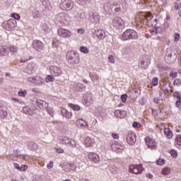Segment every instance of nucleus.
<instances>
[{
  "label": "nucleus",
  "instance_id": "f257e3e1",
  "mask_svg": "<svg viewBox=\"0 0 181 181\" xmlns=\"http://www.w3.org/2000/svg\"><path fill=\"white\" fill-rule=\"evenodd\" d=\"M110 28L114 30H122L125 28V23L124 20L119 17H115L112 20Z\"/></svg>",
  "mask_w": 181,
  "mask_h": 181
},
{
  "label": "nucleus",
  "instance_id": "f03ea898",
  "mask_svg": "<svg viewBox=\"0 0 181 181\" xmlns=\"http://www.w3.org/2000/svg\"><path fill=\"white\" fill-rule=\"evenodd\" d=\"M66 60L69 64H78L80 63V55L76 51H69L66 53Z\"/></svg>",
  "mask_w": 181,
  "mask_h": 181
},
{
  "label": "nucleus",
  "instance_id": "7ed1b4c3",
  "mask_svg": "<svg viewBox=\"0 0 181 181\" xmlns=\"http://www.w3.org/2000/svg\"><path fill=\"white\" fill-rule=\"evenodd\" d=\"M119 1L118 0H107L103 5V9L107 15H111L112 13V6H118Z\"/></svg>",
  "mask_w": 181,
  "mask_h": 181
},
{
  "label": "nucleus",
  "instance_id": "20e7f679",
  "mask_svg": "<svg viewBox=\"0 0 181 181\" xmlns=\"http://www.w3.org/2000/svg\"><path fill=\"white\" fill-rule=\"evenodd\" d=\"M138 39V33L134 30H127L122 35V40H133Z\"/></svg>",
  "mask_w": 181,
  "mask_h": 181
},
{
  "label": "nucleus",
  "instance_id": "39448f33",
  "mask_svg": "<svg viewBox=\"0 0 181 181\" xmlns=\"http://www.w3.org/2000/svg\"><path fill=\"white\" fill-rule=\"evenodd\" d=\"M59 144H62V145H66V146H71V148H76V141L66 136H59Z\"/></svg>",
  "mask_w": 181,
  "mask_h": 181
},
{
  "label": "nucleus",
  "instance_id": "423d86ee",
  "mask_svg": "<svg viewBox=\"0 0 181 181\" xmlns=\"http://www.w3.org/2000/svg\"><path fill=\"white\" fill-rule=\"evenodd\" d=\"M74 6V2L73 0H64L59 4L60 9L62 11H71Z\"/></svg>",
  "mask_w": 181,
  "mask_h": 181
},
{
  "label": "nucleus",
  "instance_id": "0eeeda50",
  "mask_svg": "<svg viewBox=\"0 0 181 181\" xmlns=\"http://www.w3.org/2000/svg\"><path fill=\"white\" fill-rule=\"evenodd\" d=\"M2 28L6 30H13L16 28V21L10 19L2 23Z\"/></svg>",
  "mask_w": 181,
  "mask_h": 181
},
{
  "label": "nucleus",
  "instance_id": "6e6552de",
  "mask_svg": "<svg viewBox=\"0 0 181 181\" xmlns=\"http://www.w3.org/2000/svg\"><path fill=\"white\" fill-rule=\"evenodd\" d=\"M58 35L60 37H63L64 39H70L73 33H71V31H70V30L60 28L59 29H58Z\"/></svg>",
  "mask_w": 181,
  "mask_h": 181
},
{
  "label": "nucleus",
  "instance_id": "1a4fd4ad",
  "mask_svg": "<svg viewBox=\"0 0 181 181\" xmlns=\"http://www.w3.org/2000/svg\"><path fill=\"white\" fill-rule=\"evenodd\" d=\"M87 19L90 21V23H94V25L100 23V15H98V13L90 12L89 13H87Z\"/></svg>",
  "mask_w": 181,
  "mask_h": 181
},
{
  "label": "nucleus",
  "instance_id": "9d476101",
  "mask_svg": "<svg viewBox=\"0 0 181 181\" xmlns=\"http://www.w3.org/2000/svg\"><path fill=\"white\" fill-rule=\"evenodd\" d=\"M142 170H144V168H142V165H132L129 166V172L132 173H134V175H139L142 173Z\"/></svg>",
  "mask_w": 181,
  "mask_h": 181
},
{
  "label": "nucleus",
  "instance_id": "9b49d317",
  "mask_svg": "<svg viewBox=\"0 0 181 181\" xmlns=\"http://www.w3.org/2000/svg\"><path fill=\"white\" fill-rule=\"evenodd\" d=\"M56 19L58 21V22L64 23V25H67V23H69V16H67L66 13H59L58 15H57Z\"/></svg>",
  "mask_w": 181,
  "mask_h": 181
},
{
  "label": "nucleus",
  "instance_id": "f8f14e48",
  "mask_svg": "<svg viewBox=\"0 0 181 181\" xmlns=\"http://www.w3.org/2000/svg\"><path fill=\"white\" fill-rule=\"evenodd\" d=\"M49 73L54 76V77H59V76H62V69L60 68L57 67V66H50L49 68Z\"/></svg>",
  "mask_w": 181,
  "mask_h": 181
},
{
  "label": "nucleus",
  "instance_id": "ddd939ff",
  "mask_svg": "<svg viewBox=\"0 0 181 181\" xmlns=\"http://www.w3.org/2000/svg\"><path fill=\"white\" fill-rule=\"evenodd\" d=\"M125 146H124V145L117 141H115L111 144L112 151H114L115 152H122Z\"/></svg>",
  "mask_w": 181,
  "mask_h": 181
},
{
  "label": "nucleus",
  "instance_id": "4468645a",
  "mask_svg": "<svg viewBox=\"0 0 181 181\" xmlns=\"http://www.w3.org/2000/svg\"><path fill=\"white\" fill-rule=\"evenodd\" d=\"M127 142L129 145H134L136 142V135L134 132H129L127 136Z\"/></svg>",
  "mask_w": 181,
  "mask_h": 181
},
{
  "label": "nucleus",
  "instance_id": "2eb2a0df",
  "mask_svg": "<svg viewBox=\"0 0 181 181\" xmlns=\"http://www.w3.org/2000/svg\"><path fill=\"white\" fill-rule=\"evenodd\" d=\"M33 47L37 50V52H42L44 49L43 42H42V41L35 40L33 42Z\"/></svg>",
  "mask_w": 181,
  "mask_h": 181
},
{
  "label": "nucleus",
  "instance_id": "dca6fc26",
  "mask_svg": "<svg viewBox=\"0 0 181 181\" xmlns=\"http://www.w3.org/2000/svg\"><path fill=\"white\" fill-rule=\"evenodd\" d=\"M146 145L148 146V148L150 149H156V141L151 139V137H146L145 139Z\"/></svg>",
  "mask_w": 181,
  "mask_h": 181
},
{
  "label": "nucleus",
  "instance_id": "f3484780",
  "mask_svg": "<svg viewBox=\"0 0 181 181\" xmlns=\"http://www.w3.org/2000/svg\"><path fill=\"white\" fill-rule=\"evenodd\" d=\"M46 83L45 82V79L39 76H35L33 85L37 86L38 87H41V86H45Z\"/></svg>",
  "mask_w": 181,
  "mask_h": 181
},
{
  "label": "nucleus",
  "instance_id": "a211bd4d",
  "mask_svg": "<svg viewBox=\"0 0 181 181\" xmlns=\"http://www.w3.org/2000/svg\"><path fill=\"white\" fill-rule=\"evenodd\" d=\"M88 158L94 163H98L100 162V156L95 153H89L88 154Z\"/></svg>",
  "mask_w": 181,
  "mask_h": 181
},
{
  "label": "nucleus",
  "instance_id": "6ab92c4d",
  "mask_svg": "<svg viewBox=\"0 0 181 181\" xmlns=\"http://www.w3.org/2000/svg\"><path fill=\"white\" fill-rule=\"evenodd\" d=\"M83 101L86 105H91L93 101V95L90 93L85 94L83 96Z\"/></svg>",
  "mask_w": 181,
  "mask_h": 181
},
{
  "label": "nucleus",
  "instance_id": "aec40b11",
  "mask_svg": "<svg viewBox=\"0 0 181 181\" xmlns=\"http://www.w3.org/2000/svg\"><path fill=\"white\" fill-rule=\"evenodd\" d=\"M163 32L162 28L160 27H153L150 29V33L152 36H158V35H161Z\"/></svg>",
  "mask_w": 181,
  "mask_h": 181
},
{
  "label": "nucleus",
  "instance_id": "412c9836",
  "mask_svg": "<svg viewBox=\"0 0 181 181\" xmlns=\"http://www.w3.org/2000/svg\"><path fill=\"white\" fill-rule=\"evenodd\" d=\"M146 21L148 26H154V28H159V26H156V25H158V19L153 18V17L148 16L146 18Z\"/></svg>",
  "mask_w": 181,
  "mask_h": 181
},
{
  "label": "nucleus",
  "instance_id": "4be33fe9",
  "mask_svg": "<svg viewBox=\"0 0 181 181\" xmlns=\"http://www.w3.org/2000/svg\"><path fill=\"white\" fill-rule=\"evenodd\" d=\"M88 18V14L86 13H77L74 16L76 21H80L81 19H87Z\"/></svg>",
  "mask_w": 181,
  "mask_h": 181
},
{
  "label": "nucleus",
  "instance_id": "5701e85b",
  "mask_svg": "<svg viewBox=\"0 0 181 181\" xmlns=\"http://www.w3.org/2000/svg\"><path fill=\"white\" fill-rule=\"evenodd\" d=\"M36 103L37 107H39V108H40L41 110H45V108H47V107L49 106L46 101L42 100L40 99L37 100Z\"/></svg>",
  "mask_w": 181,
  "mask_h": 181
},
{
  "label": "nucleus",
  "instance_id": "b1692460",
  "mask_svg": "<svg viewBox=\"0 0 181 181\" xmlns=\"http://www.w3.org/2000/svg\"><path fill=\"white\" fill-rule=\"evenodd\" d=\"M9 54L8 47L0 45V56H8Z\"/></svg>",
  "mask_w": 181,
  "mask_h": 181
},
{
  "label": "nucleus",
  "instance_id": "393cba45",
  "mask_svg": "<svg viewBox=\"0 0 181 181\" xmlns=\"http://www.w3.org/2000/svg\"><path fill=\"white\" fill-rule=\"evenodd\" d=\"M84 145L86 148H90V146H93L94 145V140L90 136H86L84 140Z\"/></svg>",
  "mask_w": 181,
  "mask_h": 181
},
{
  "label": "nucleus",
  "instance_id": "a878e982",
  "mask_svg": "<svg viewBox=\"0 0 181 181\" xmlns=\"http://www.w3.org/2000/svg\"><path fill=\"white\" fill-rule=\"evenodd\" d=\"M115 115L117 118H125L127 117V112L124 110H116Z\"/></svg>",
  "mask_w": 181,
  "mask_h": 181
},
{
  "label": "nucleus",
  "instance_id": "bb28decb",
  "mask_svg": "<svg viewBox=\"0 0 181 181\" xmlns=\"http://www.w3.org/2000/svg\"><path fill=\"white\" fill-rule=\"evenodd\" d=\"M164 135H165L166 138L168 139H170V138H173V132L169 128H165L164 129Z\"/></svg>",
  "mask_w": 181,
  "mask_h": 181
},
{
  "label": "nucleus",
  "instance_id": "cd10ccee",
  "mask_svg": "<svg viewBox=\"0 0 181 181\" xmlns=\"http://www.w3.org/2000/svg\"><path fill=\"white\" fill-rule=\"evenodd\" d=\"M87 121H85L83 119H78L76 121V125L77 127H78L79 128H83V127H86L87 125Z\"/></svg>",
  "mask_w": 181,
  "mask_h": 181
},
{
  "label": "nucleus",
  "instance_id": "c85d7f7f",
  "mask_svg": "<svg viewBox=\"0 0 181 181\" xmlns=\"http://www.w3.org/2000/svg\"><path fill=\"white\" fill-rule=\"evenodd\" d=\"M23 112H24V114H27L28 115H33V110H32L29 106H25L23 107Z\"/></svg>",
  "mask_w": 181,
  "mask_h": 181
},
{
  "label": "nucleus",
  "instance_id": "c756f323",
  "mask_svg": "<svg viewBox=\"0 0 181 181\" xmlns=\"http://www.w3.org/2000/svg\"><path fill=\"white\" fill-rule=\"evenodd\" d=\"M89 77L91 78L92 81H98V80H100V76H98V74H95V73H89Z\"/></svg>",
  "mask_w": 181,
  "mask_h": 181
},
{
  "label": "nucleus",
  "instance_id": "7c9ffc66",
  "mask_svg": "<svg viewBox=\"0 0 181 181\" xmlns=\"http://www.w3.org/2000/svg\"><path fill=\"white\" fill-rule=\"evenodd\" d=\"M62 114L63 117H66V118H69V119L71 118V117H72L71 112H69L66 109L62 110Z\"/></svg>",
  "mask_w": 181,
  "mask_h": 181
},
{
  "label": "nucleus",
  "instance_id": "2f4dec72",
  "mask_svg": "<svg viewBox=\"0 0 181 181\" xmlns=\"http://www.w3.org/2000/svg\"><path fill=\"white\" fill-rule=\"evenodd\" d=\"M37 148V144H36L35 141L28 142V148L30 149V151H36Z\"/></svg>",
  "mask_w": 181,
  "mask_h": 181
},
{
  "label": "nucleus",
  "instance_id": "473e14b6",
  "mask_svg": "<svg viewBox=\"0 0 181 181\" xmlns=\"http://www.w3.org/2000/svg\"><path fill=\"white\" fill-rule=\"evenodd\" d=\"M175 144L177 145V148H180L181 149V135L178 134L175 139Z\"/></svg>",
  "mask_w": 181,
  "mask_h": 181
},
{
  "label": "nucleus",
  "instance_id": "72a5a7b5",
  "mask_svg": "<svg viewBox=\"0 0 181 181\" xmlns=\"http://www.w3.org/2000/svg\"><path fill=\"white\" fill-rule=\"evenodd\" d=\"M75 90L76 91H83V90H86V85H84V84H77L75 86Z\"/></svg>",
  "mask_w": 181,
  "mask_h": 181
},
{
  "label": "nucleus",
  "instance_id": "f704fd0d",
  "mask_svg": "<svg viewBox=\"0 0 181 181\" xmlns=\"http://www.w3.org/2000/svg\"><path fill=\"white\" fill-rule=\"evenodd\" d=\"M69 107H70V108H72L74 111H80L81 108L78 105H74L73 103H69Z\"/></svg>",
  "mask_w": 181,
  "mask_h": 181
},
{
  "label": "nucleus",
  "instance_id": "c9c22d12",
  "mask_svg": "<svg viewBox=\"0 0 181 181\" xmlns=\"http://www.w3.org/2000/svg\"><path fill=\"white\" fill-rule=\"evenodd\" d=\"M45 81L46 83H52L54 81V75H52V74L51 75H47L45 78Z\"/></svg>",
  "mask_w": 181,
  "mask_h": 181
},
{
  "label": "nucleus",
  "instance_id": "e433bc0d",
  "mask_svg": "<svg viewBox=\"0 0 181 181\" xmlns=\"http://www.w3.org/2000/svg\"><path fill=\"white\" fill-rule=\"evenodd\" d=\"M94 35H95L97 37H103L104 36V31L103 30H97L95 31Z\"/></svg>",
  "mask_w": 181,
  "mask_h": 181
},
{
  "label": "nucleus",
  "instance_id": "4c0bfd02",
  "mask_svg": "<svg viewBox=\"0 0 181 181\" xmlns=\"http://www.w3.org/2000/svg\"><path fill=\"white\" fill-rule=\"evenodd\" d=\"M6 117H8V111L5 110H0V118H2V119H4Z\"/></svg>",
  "mask_w": 181,
  "mask_h": 181
},
{
  "label": "nucleus",
  "instance_id": "58836bf2",
  "mask_svg": "<svg viewBox=\"0 0 181 181\" xmlns=\"http://www.w3.org/2000/svg\"><path fill=\"white\" fill-rule=\"evenodd\" d=\"M170 173V168L165 167L163 168L161 171V174L164 175V176H166L167 175H169Z\"/></svg>",
  "mask_w": 181,
  "mask_h": 181
},
{
  "label": "nucleus",
  "instance_id": "ea45409f",
  "mask_svg": "<svg viewBox=\"0 0 181 181\" xmlns=\"http://www.w3.org/2000/svg\"><path fill=\"white\" fill-rule=\"evenodd\" d=\"M11 52L12 53H16L18 52V47L15 45H11L8 47V53Z\"/></svg>",
  "mask_w": 181,
  "mask_h": 181
},
{
  "label": "nucleus",
  "instance_id": "a19ab883",
  "mask_svg": "<svg viewBox=\"0 0 181 181\" xmlns=\"http://www.w3.org/2000/svg\"><path fill=\"white\" fill-rule=\"evenodd\" d=\"M42 5L45 8H50V1L49 0H41Z\"/></svg>",
  "mask_w": 181,
  "mask_h": 181
},
{
  "label": "nucleus",
  "instance_id": "79ce46f5",
  "mask_svg": "<svg viewBox=\"0 0 181 181\" xmlns=\"http://www.w3.org/2000/svg\"><path fill=\"white\" fill-rule=\"evenodd\" d=\"M33 17L35 18V19H39V18H40V13H39L38 11H34L33 12Z\"/></svg>",
  "mask_w": 181,
  "mask_h": 181
},
{
  "label": "nucleus",
  "instance_id": "37998d69",
  "mask_svg": "<svg viewBox=\"0 0 181 181\" xmlns=\"http://www.w3.org/2000/svg\"><path fill=\"white\" fill-rule=\"evenodd\" d=\"M61 168L65 171V172H70V167L69 166V164L66 165H60Z\"/></svg>",
  "mask_w": 181,
  "mask_h": 181
},
{
  "label": "nucleus",
  "instance_id": "c03bdc74",
  "mask_svg": "<svg viewBox=\"0 0 181 181\" xmlns=\"http://www.w3.org/2000/svg\"><path fill=\"white\" fill-rule=\"evenodd\" d=\"M18 94L20 97H25L26 94H28V92L26 91V90H21L18 91Z\"/></svg>",
  "mask_w": 181,
  "mask_h": 181
},
{
  "label": "nucleus",
  "instance_id": "a18cd8bd",
  "mask_svg": "<svg viewBox=\"0 0 181 181\" xmlns=\"http://www.w3.org/2000/svg\"><path fill=\"white\" fill-rule=\"evenodd\" d=\"M173 85L179 87L181 85V79L180 78H175L173 82Z\"/></svg>",
  "mask_w": 181,
  "mask_h": 181
},
{
  "label": "nucleus",
  "instance_id": "49530a36",
  "mask_svg": "<svg viewBox=\"0 0 181 181\" xmlns=\"http://www.w3.org/2000/svg\"><path fill=\"white\" fill-rule=\"evenodd\" d=\"M170 77L172 78H176L177 77V72L171 71L169 74Z\"/></svg>",
  "mask_w": 181,
  "mask_h": 181
},
{
  "label": "nucleus",
  "instance_id": "de8ad7c7",
  "mask_svg": "<svg viewBox=\"0 0 181 181\" xmlns=\"http://www.w3.org/2000/svg\"><path fill=\"white\" fill-rule=\"evenodd\" d=\"M152 86H158V84H159V80L158 79V78L155 77L154 78H153L152 82H151Z\"/></svg>",
  "mask_w": 181,
  "mask_h": 181
},
{
  "label": "nucleus",
  "instance_id": "09e8293b",
  "mask_svg": "<svg viewBox=\"0 0 181 181\" xmlns=\"http://www.w3.org/2000/svg\"><path fill=\"white\" fill-rule=\"evenodd\" d=\"M165 160L162 159V158H159L157 161H156V164L158 165L159 166H162V165H165Z\"/></svg>",
  "mask_w": 181,
  "mask_h": 181
},
{
  "label": "nucleus",
  "instance_id": "8fccbe9b",
  "mask_svg": "<svg viewBox=\"0 0 181 181\" xmlns=\"http://www.w3.org/2000/svg\"><path fill=\"white\" fill-rule=\"evenodd\" d=\"M80 52H81L82 53H88L89 50L88 48H87L86 47H80Z\"/></svg>",
  "mask_w": 181,
  "mask_h": 181
},
{
  "label": "nucleus",
  "instance_id": "3c124183",
  "mask_svg": "<svg viewBox=\"0 0 181 181\" xmlns=\"http://www.w3.org/2000/svg\"><path fill=\"white\" fill-rule=\"evenodd\" d=\"M11 16L13 18V19H16V21H19V19H21V16L16 13H13Z\"/></svg>",
  "mask_w": 181,
  "mask_h": 181
},
{
  "label": "nucleus",
  "instance_id": "603ef678",
  "mask_svg": "<svg viewBox=\"0 0 181 181\" xmlns=\"http://www.w3.org/2000/svg\"><path fill=\"white\" fill-rule=\"evenodd\" d=\"M27 81H28L30 84H33V82L35 81V76H30L27 78Z\"/></svg>",
  "mask_w": 181,
  "mask_h": 181
},
{
  "label": "nucleus",
  "instance_id": "864d4df0",
  "mask_svg": "<svg viewBox=\"0 0 181 181\" xmlns=\"http://www.w3.org/2000/svg\"><path fill=\"white\" fill-rule=\"evenodd\" d=\"M108 60H109V63H112V64L115 63V59H114V56L112 55L108 56Z\"/></svg>",
  "mask_w": 181,
  "mask_h": 181
},
{
  "label": "nucleus",
  "instance_id": "5fc2aeb1",
  "mask_svg": "<svg viewBox=\"0 0 181 181\" xmlns=\"http://www.w3.org/2000/svg\"><path fill=\"white\" fill-rule=\"evenodd\" d=\"M170 155L173 158H177V151L175 150H171Z\"/></svg>",
  "mask_w": 181,
  "mask_h": 181
},
{
  "label": "nucleus",
  "instance_id": "6e6d98bb",
  "mask_svg": "<svg viewBox=\"0 0 181 181\" xmlns=\"http://www.w3.org/2000/svg\"><path fill=\"white\" fill-rule=\"evenodd\" d=\"M127 98H128V95L127 94L122 95H121L122 103H127Z\"/></svg>",
  "mask_w": 181,
  "mask_h": 181
},
{
  "label": "nucleus",
  "instance_id": "4d7b16f0",
  "mask_svg": "<svg viewBox=\"0 0 181 181\" xmlns=\"http://www.w3.org/2000/svg\"><path fill=\"white\" fill-rule=\"evenodd\" d=\"M54 149L57 152V153H63L64 152V150H63V148H62L55 147Z\"/></svg>",
  "mask_w": 181,
  "mask_h": 181
},
{
  "label": "nucleus",
  "instance_id": "13d9d810",
  "mask_svg": "<svg viewBox=\"0 0 181 181\" xmlns=\"http://www.w3.org/2000/svg\"><path fill=\"white\" fill-rule=\"evenodd\" d=\"M26 169H28V165H22L20 167L19 170H21V172H25V170H26Z\"/></svg>",
  "mask_w": 181,
  "mask_h": 181
},
{
  "label": "nucleus",
  "instance_id": "bf43d9fd",
  "mask_svg": "<svg viewBox=\"0 0 181 181\" xmlns=\"http://www.w3.org/2000/svg\"><path fill=\"white\" fill-rule=\"evenodd\" d=\"M140 64L143 69H148V64H145V61H141Z\"/></svg>",
  "mask_w": 181,
  "mask_h": 181
},
{
  "label": "nucleus",
  "instance_id": "052dcab7",
  "mask_svg": "<svg viewBox=\"0 0 181 181\" xmlns=\"http://www.w3.org/2000/svg\"><path fill=\"white\" fill-rule=\"evenodd\" d=\"M77 4H79V5H85V4L87 2V0H76Z\"/></svg>",
  "mask_w": 181,
  "mask_h": 181
},
{
  "label": "nucleus",
  "instance_id": "680f3d73",
  "mask_svg": "<svg viewBox=\"0 0 181 181\" xmlns=\"http://www.w3.org/2000/svg\"><path fill=\"white\" fill-rule=\"evenodd\" d=\"M174 37H175L174 42H179L180 35H179L178 33H175L174 35Z\"/></svg>",
  "mask_w": 181,
  "mask_h": 181
},
{
  "label": "nucleus",
  "instance_id": "e2e57ef3",
  "mask_svg": "<svg viewBox=\"0 0 181 181\" xmlns=\"http://www.w3.org/2000/svg\"><path fill=\"white\" fill-rule=\"evenodd\" d=\"M173 97H176L178 98V100H180V95L179 94V92H175L173 93Z\"/></svg>",
  "mask_w": 181,
  "mask_h": 181
},
{
  "label": "nucleus",
  "instance_id": "0e129e2a",
  "mask_svg": "<svg viewBox=\"0 0 181 181\" xmlns=\"http://www.w3.org/2000/svg\"><path fill=\"white\" fill-rule=\"evenodd\" d=\"M69 167L70 170H74L76 169V165L74 164L69 163Z\"/></svg>",
  "mask_w": 181,
  "mask_h": 181
},
{
  "label": "nucleus",
  "instance_id": "69168bd1",
  "mask_svg": "<svg viewBox=\"0 0 181 181\" xmlns=\"http://www.w3.org/2000/svg\"><path fill=\"white\" fill-rule=\"evenodd\" d=\"M176 107L181 108V98L176 101Z\"/></svg>",
  "mask_w": 181,
  "mask_h": 181
},
{
  "label": "nucleus",
  "instance_id": "338daca9",
  "mask_svg": "<svg viewBox=\"0 0 181 181\" xmlns=\"http://www.w3.org/2000/svg\"><path fill=\"white\" fill-rule=\"evenodd\" d=\"M53 166H54L53 161H49V163L47 164V169H52Z\"/></svg>",
  "mask_w": 181,
  "mask_h": 181
},
{
  "label": "nucleus",
  "instance_id": "774afa93",
  "mask_svg": "<svg viewBox=\"0 0 181 181\" xmlns=\"http://www.w3.org/2000/svg\"><path fill=\"white\" fill-rule=\"evenodd\" d=\"M112 136L114 139H118L119 138V135H118V134L117 133H113L112 134Z\"/></svg>",
  "mask_w": 181,
  "mask_h": 181
}]
</instances>
